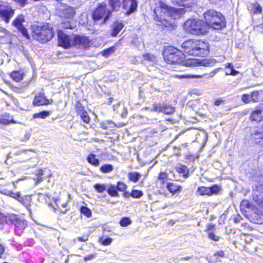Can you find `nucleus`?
Instances as JSON below:
<instances>
[{"label":"nucleus","instance_id":"1","mask_svg":"<svg viewBox=\"0 0 263 263\" xmlns=\"http://www.w3.org/2000/svg\"><path fill=\"white\" fill-rule=\"evenodd\" d=\"M154 13L155 14L154 20L158 25H162L167 27L170 25L166 19L163 17L164 15L171 16L174 19L179 17L184 13L182 9H176L170 7L165 3L160 2L159 6L156 7L154 10Z\"/></svg>","mask_w":263,"mask_h":263},{"label":"nucleus","instance_id":"2","mask_svg":"<svg viewBox=\"0 0 263 263\" xmlns=\"http://www.w3.org/2000/svg\"><path fill=\"white\" fill-rule=\"evenodd\" d=\"M182 51L190 55L204 57L209 52L208 43L201 40H189L182 44Z\"/></svg>","mask_w":263,"mask_h":263},{"label":"nucleus","instance_id":"3","mask_svg":"<svg viewBox=\"0 0 263 263\" xmlns=\"http://www.w3.org/2000/svg\"><path fill=\"white\" fill-rule=\"evenodd\" d=\"M206 24L215 29H220L226 25L224 16L214 9H210L204 13Z\"/></svg>","mask_w":263,"mask_h":263},{"label":"nucleus","instance_id":"4","mask_svg":"<svg viewBox=\"0 0 263 263\" xmlns=\"http://www.w3.org/2000/svg\"><path fill=\"white\" fill-rule=\"evenodd\" d=\"M76 14L75 8L69 6L64 5L59 8V15L64 18L62 23L64 28L73 29L76 27L77 23L74 18Z\"/></svg>","mask_w":263,"mask_h":263},{"label":"nucleus","instance_id":"5","mask_svg":"<svg viewBox=\"0 0 263 263\" xmlns=\"http://www.w3.org/2000/svg\"><path fill=\"white\" fill-rule=\"evenodd\" d=\"M184 29L194 35H203L208 32L209 26L202 20L190 19L184 23Z\"/></svg>","mask_w":263,"mask_h":263},{"label":"nucleus","instance_id":"6","mask_svg":"<svg viewBox=\"0 0 263 263\" xmlns=\"http://www.w3.org/2000/svg\"><path fill=\"white\" fill-rule=\"evenodd\" d=\"M52 28L49 24L35 27L32 31V37L34 40L42 42L50 41L53 36Z\"/></svg>","mask_w":263,"mask_h":263},{"label":"nucleus","instance_id":"7","mask_svg":"<svg viewBox=\"0 0 263 263\" xmlns=\"http://www.w3.org/2000/svg\"><path fill=\"white\" fill-rule=\"evenodd\" d=\"M241 211L248 214L255 221L258 222V218L259 217L258 210L248 200H243L240 203Z\"/></svg>","mask_w":263,"mask_h":263},{"label":"nucleus","instance_id":"8","mask_svg":"<svg viewBox=\"0 0 263 263\" xmlns=\"http://www.w3.org/2000/svg\"><path fill=\"white\" fill-rule=\"evenodd\" d=\"M216 63L214 59H203L199 60L194 59H189L183 62V65L187 67H196L197 66H212Z\"/></svg>","mask_w":263,"mask_h":263},{"label":"nucleus","instance_id":"9","mask_svg":"<svg viewBox=\"0 0 263 263\" xmlns=\"http://www.w3.org/2000/svg\"><path fill=\"white\" fill-rule=\"evenodd\" d=\"M111 12L106 8V4H101L96 9L93 14V18L95 21H99L104 18L103 22L105 23L108 18Z\"/></svg>","mask_w":263,"mask_h":263},{"label":"nucleus","instance_id":"10","mask_svg":"<svg viewBox=\"0 0 263 263\" xmlns=\"http://www.w3.org/2000/svg\"><path fill=\"white\" fill-rule=\"evenodd\" d=\"M14 14V10L7 3L0 5V18L6 23H9Z\"/></svg>","mask_w":263,"mask_h":263},{"label":"nucleus","instance_id":"11","mask_svg":"<svg viewBox=\"0 0 263 263\" xmlns=\"http://www.w3.org/2000/svg\"><path fill=\"white\" fill-rule=\"evenodd\" d=\"M59 45L65 48H68L74 46V35L69 36L64 33L62 31L58 32Z\"/></svg>","mask_w":263,"mask_h":263},{"label":"nucleus","instance_id":"12","mask_svg":"<svg viewBox=\"0 0 263 263\" xmlns=\"http://www.w3.org/2000/svg\"><path fill=\"white\" fill-rule=\"evenodd\" d=\"M8 220L13 224L17 228L20 230L24 229L27 226V221L18 217L15 214H9L8 215Z\"/></svg>","mask_w":263,"mask_h":263},{"label":"nucleus","instance_id":"13","mask_svg":"<svg viewBox=\"0 0 263 263\" xmlns=\"http://www.w3.org/2000/svg\"><path fill=\"white\" fill-rule=\"evenodd\" d=\"M25 21L24 16L22 14L18 15L12 23V24L22 33L23 36L29 39L27 30L23 26L22 23Z\"/></svg>","mask_w":263,"mask_h":263},{"label":"nucleus","instance_id":"14","mask_svg":"<svg viewBox=\"0 0 263 263\" xmlns=\"http://www.w3.org/2000/svg\"><path fill=\"white\" fill-rule=\"evenodd\" d=\"M91 41L86 36L74 35V46L79 48H87L90 46Z\"/></svg>","mask_w":263,"mask_h":263},{"label":"nucleus","instance_id":"15","mask_svg":"<svg viewBox=\"0 0 263 263\" xmlns=\"http://www.w3.org/2000/svg\"><path fill=\"white\" fill-rule=\"evenodd\" d=\"M137 2L136 0H123L122 6L126 10L125 14L129 15L135 11L137 8Z\"/></svg>","mask_w":263,"mask_h":263},{"label":"nucleus","instance_id":"16","mask_svg":"<svg viewBox=\"0 0 263 263\" xmlns=\"http://www.w3.org/2000/svg\"><path fill=\"white\" fill-rule=\"evenodd\" d=\"M254 200L258 204H263V186L261 184L256 185L254 191Z\"/></svg>","mask_w":263,"mask_h":263},{"label":"nucleus","instance_id":"17","mask_svg":"<svg viewBox=\"0 0 263 263\" xmlns=\"http://www.w3.org/2000/svg\"><path fill=\"white\" fill-rule=\"evenodd\" d=\"M171 2L177 5L182 6L184 8H191L195 6L197 3V0H171Z\"/></svg>","mask_w":263,"mask_h":263},{"label":"nucleus","instance_id":"18","mask_svg":"<svg viewBox=\"0 0 263 263\" xmlns=\"http://www.w3.org/2000/svg\"><path fill=\"white\" fill-rule=\"evenodd\" d=\"M221 68H218L214 69L210 73H204L203 75H194V74H184L180 76L182 78H200L205 77L206 78H212L214 77Z\"/></svg>","mask_w":263,"mask_h":263},{"label":"nucleus","instance_id":"19","mask_svg":"<svg viewBox=\"0 0 263 263\" xmlns=\"http://www.w3.org/2000/svg\"><path fill=\"white\" fill-rule=\"evenodd\" d=\"M221 68H218L214 69L210 73H204L203 75H194V74H184L180 76L182 78H200L205 77L206 78H212L214 77Z\"/></svg>","mask_w":263,"mask_h":263},{"label":"nucleus","instance_id":"20","mask_svg":"<svg viewBox=\"0 0 263 263\" xmlns=\"http://www.w3.org/2000/svg\"><path fill=\"white\" fill-rule=\"evenodd\" d=\"M263 119V105H261L253 110L251 114V119L257 122Z\"/></svg>","mask_w":263,"mask_h":263},{"label":"nucleus","instance_id":"21","mask_svg":"<svg viewBox=\"0 0 263 263\" xmlns=\"http://www.w3.org/2000/svg\"><path fill=\"white\" fill-rule=\"evenodd\" d=\"M10 197L13 198L14 199L22 203L29 211H30V205L28 204L24 201V198L21 196V193L20 192L13 193V192H11Z\"/></svg>","mask_w":263,"mask_h":263},{"label":"nucleus","instance_id":"22","mask_svg":"<svg viewBox=\"0 0 263 263\" xmlns=\"http://www.w3.org/2000/svg\"><path fill=\"white\" fill-rule=\"evenodd\" d=\"M166 188L169 191V192L173 194L180 193L182 189V187L180 185L174 183H167Z\"/></svg>","mask_w":263,"mask_h":263},{"label":"nucleus","instance_id":"23","mask_svg":"<svg viewBox=\"0 0 263 263\" xmlns=\"http://www.w3.org/2000/svg\"><path fill=\"white\" fill-rule=\"evenodd\" d=\"M123 27L124 24L122 22H115L112 26V31L111 33V35L112 36H116L123 29Z\"/></svg>","mask_w":263,"mask_h":263},{"label":"nucleus","instance_id":"24","mask_svg":"<svg viewBox=\"0 0 263 263\" xmlns=\"http://www.w3.org/2000/svg\"><path fill=\"white\" fill-rule=\"evenodd\" d=\"M49 103V100L43 96H36L33 101V104L37 106L47 105Z\"/></svg>","mask_w":263,"mask_h":263},{"label":"nucleus","instance_id":"25","mask_svg":"<svg viewBox=\"0 0 263 263\" xmlns=\"http://www.w3.org/2000/svg\"><path fill=\"white\" fill-rule=\"evenodd\" d=\"M143 58L144 61L151 63L152 64L156 63L157 61L156 57L150 53L143 54Z\"/></svg>","mask_w":263,"mask_h":263},{"label":"nucleus","instance_id":"26","mask_svg":"<svg viewBox=\"0 0 263 263\" xmlns=\"http://www.w3.org/2000/svg\"><path fill=\"white\" fill-rule=\"evenodd\" d=\"M87 160L88 162L95 166H98L99 165V161L98 159L96 158V155L93 154H90L87 156Z\"/></svg>","mask_w":263,"mask_h":263},{"label":"nucleus","instance_id":"27","mask_svg":"<svg viewBox=\"0 0 263 263\" xmlns=\"http://www.w3.org/2000/svg\"><path fill=\"white\" fill-rule=\"evenodd\" d=\"M107 192L108 194L112 197L119 196L116 186L113 185H107Z\"/></svg>","mask_w":263,"mask_h":263},{"label":"nucleus","instance_id":"28","mask_svg":"<svg viewBox=\"0 0 263 263\" xmlns=\"http://www.w3.org/2000/svg\"><path fill=\"white\" fill-rule=\"evenodd\" d=\"M141 175L137 172H130L128 174V177L130 181L136 182L140 178Z\"/></svg>","mask_w":263,"mask_h":263},{"label":"nucleus","instance_id":"29","mask_svg":"<svg viewBox=\"0 0 263 263\" xmlns=\"http://www.w3.org/2000/svg\"><path fill=\"white\" fill-rule=\"evenodd\" d=\"M250 10L251 12L254 14L260 13L262 11V8L258 3H254L251 5Z\"/></svg>","mask_w":263,"mask_h":263},{"label":"nucleus","instance_id":"30","mask_svg":"<svg viewBox=\"0 0 263 263\" xmlns=\"http://www.w3.org/2000/svg\"><path fill=\"white\" fill-rule=\"evenodd\" d=\"M177 171L179 173L182 174L185 178H187L189 176V169L185 165H180L177 167Z\"/></svg>","mask_w":263,"mask_h":263},{"label":"nucleus","instance_id":"31","mask_svg":"<svg viewBox=\"0 0 263 263\" xmlns=\"http://www.w3.org/2000/svg\"><path fill=\"white\" fill-rule=\"evenodd\" d=\"M168 60L170 61L171 63H178L181 61V59L178 54H176V53H174V54L171 53L168 55Z\"/></svg>","mask_w":263,"mask_h":263},{"label":"nucleus","instance_id":"32","mask_svg":"<svg viewBox=\"0 0 263 263\" xmlns=\"http://www.w3.org/2000/svg\"><path fill=\"white\" fill-rule=\"evenodd\" d=\"M211 191L208 187L200 186L197 190V192L200 195L211 196Z\"/></svg>","mask_w":263,"mask_h":263},{"label":"nucleus","instance_id":"33","mask_svg":"<svg viewBox=\"0 0 263 263\" xmlns=\"http://www.w3.org/2000/svg\"><path fill=\"white\" fill-rule=\"evenodd\" d=\"M109 3L112 10L117 11L121 6L120 0H109Z\"/></svg>","mask_w":263,"mask_h":263},{"label":"nucleus","instance_id":"34","mask_svg":"<svg viewBox=\"0 0 263 263\" xmlns=\"http://www.w3.org/2000/svg\"><path fill=\"white\" fill-rule=\"evenodd\" d=\"M114 167L111 164L103 165L100 168L101 172L103 173H109L112 171Z\"/></svg>","mask_w":263,"mask_h":263},{"label":"nucleus","instance_id":"35","mask_svg":"<svg viewBox=\"0 0 263 263\" xmlns=\"http://www.w3.org/2000/svg\"><path fill=\"white\" fill-rule=\"evenodd\" d=\"M93 187L98 193H102L107 189V185L105 184L97 183L93 185Z\"/></svg>","mask_w":263,"mask_h":263},{"label":"nucleus","instance_id":"36","mask_svg":"<svg viewBox=\"0 0 263 263\" xmlns=\"http://www.w3.org/2000/svg\"><path fill=\"white\" fill-rule=\"evenodd\" d=\"M11 77L12 79L16 82L19 81L23 79L22 73L18 71L12 72L11 73Z\"/></svg>","mask_w":263,"mask_h":263},{"label":"nucleus","instance_id":"37","mask_svg":"<svg viewBox=\"0 0 263 263\" xmlns=\"http://www.w3.org/2000/svg\"><path fill=\"white\" fill-rule=\"evenodd\" d=\"M50 115V112L47 111H43L34 114L33 116V118L45 119Z\"/></svg>","mask_w":263,"mask_h":263},{"label":"nucleus","instance_id":"38","mask_svg":"<svg viewBox=\"0 0 263 263\" xmlns=\"http://www.w3.org/2000/svg\"><path fill=\"white\" fill-rule=\"evenodd\" d=\"M9 222L8 220V215L5 216L3 214L0 213V230L4 228V224Z\"/></svg>","mask_w":263,"mask_h":263},{"label":"nucleus","instance_id":"39","mask_svg":"<svg viewBox=\"0 0 263 263\" xmlns=\"http://www.w3.org/2000/svg\"><path fill=\"white\" fill-rule=\"evenodd\" d=\"M164 109V105H162L160 104H154L153 107L151 109L152 111L156 112H163Z\"/></svg>","mask_w":263,"mask_h":263},{"label":"nucleus","instance_id":"40","mask_svg":"<svg viewBox=\"0 0 263 263\" xmlns=\"http://www.w3.org/2000/svg\"><path fill=\"white\" fill-rule=\"evenodd\" d=\"M132 223V220L128 217H124L122 218L120 222V224L121 226L125 227L127 226L130 224Z\"/></svg>","mask_w":263,"mask_h":263},{"label":"nucleus","instance_id":"41","mask_svg":"<svg viewBox=\"0 0 263 263\" xmlns=\"http://www.w3.org/2000/svg\"><path fill=\"white\" fill-rule=\"evenodd\" d=\"M79 115L85 123H89L90 118L88 116V114L86 112V111L84 110L82 112H79Z\"/></svg>","mask_w":263,"mask_h":263},{"label":"nucleus","instance_id":"42","mask_svg":"<svg viewBox=\"0 0 263 263\" xmlns=\"http://www.w3.org/2000/svg\"><path fill=\"white\" fill-rule=\"evenodd\" d=\"M143 195V192L139 190H132L130 196L135 198H139Z\"/></svg>","mask_w":263,"mask_h":263},{"label":"nucleus","instance_id":"43","mask_svg":"<svg viewBox=\"0 0 263 263\" xmlns=\"http://www.w3.org/2000/svg\"><path fill=\"white\" fill-rule=\"evenodd\" d=\"M175 111V108L171 106L164 105V109L163 112L165 114H172Z\"/></svg>","mask_w":263,"mask_h":263},{"label":"nucleus","instance_id":"44","mask_svg":"<svg viewBox=\"0 0 263 263\" xmlns=\"http://www.w3.org/2000/svg\"><path fill=\"white\" fill-rule=\"evenodd\" d=\"M259 91H253L251 93L252 102H256L259 101Z\"/></svg>","mask_w":263,"mask_h":263},{"label":"nucleus","instance_id":"45","mask_svg":"<svg viewBox=\"0 0 263 263\" xmlns=\"http://www.w3.org/2000/svg\"><path fill=\"white\" fill-rule=\"evenodd\" d=\"M81 212L87 217H90L91 216V212L87 207L82 206L81 208Z\"/></svg>","mask_w":263,"mask_h":263},{"label":"nucleus","instance_id":"46","mask_svg":"<svg viewBox=\"0 0 263 263\" xmlns=\"http://www.w3.org/2000/svg\"><path fill=\"white\" fill-rule=\"evenodd\" d=\"M168 177V174L164 172H161L160 173L158 179V180L161 182V183L163 184L164 183L165 180L167 179Z\"/></svg>","mask_w":263,"mask_h":263},{"label":"nucleus","instance_id":"47","mask_svg":"<svg viewBox=\"0 0 263 263\" xmlns=\"http://www.w3.org/2000/svg\"><path fill=\"white\" fill-rule=\"evenodd\" d=\"M112 241V239L111 238H101L100 239V242L104 246H108L111 243Z\"/></svg>","mask_w":263,"mask_h":263},{"label":"nucleus","instance_id":"48","mask_svg":"<svg viewBox=\"0 0 263 263\" xmlns=\"http://www.w3.org/2000/svg\"><path fill=\"white\" fill-rule=\"evenodd\" d=\"M116 188L117 190L123 192L126 189L127 185L123 182H118Z\"/></svg>","mask_w":263,"mask_h":263},{"label":"nucleus","instance_id":"49","mask_svg":"<svg viewBox=\"0 0 263 263\" xmlns=\"http://www.w3.org/2000/svg\"><path fill=\"white\" fill-rule=\"evenodd\" d=\"M251 96L250 94H243L241 97V100L245 103H248L252 101Z\"/></svg>","mask_w":263,"mask_h":263},{"label":"nucleus","instance_id":"50","mask_svg":"<svg viewBox=\"0 0 263 263\" xmlns=\"http://www.w3.org/2000/svg\"><path fill=\"white\" fill-rule=\"evenodd\" d=\"M209 189L211 191V195L217 193L220 190L219 186L217 185H215L211 187H210Z\"/></svg>","mask_w":263,"mask_h":263},{"label":"nucleus","instance_id":"51","mask_svg":"<svg viewBox=\"0 0 263 263\" xmlns=\"http://www.w3.org/2000/svg\"><path fill=\"white\" fill-rule=\"evenodd\" d=\"M76 111L78 115H79V112H82L85 110L83 106L79 102H77V104H76Z\"/></svg>","mask_w":263,"mask_h":263},{"label":"nucleus","instance_id":"52","mask_svg":"<svg viewBox=\"0 0 263 263\" xmlns=\"http://www.w3.org/2000/svg\"><path fill=\"white\" fill-rule=\"evenodd\" d=\"M208 237L215 241H219L220 237L212 232L208 233Z\"/></svg>","mask_w":263,"mask_h":263},{"label":"nucleus","instance_id":"53","mask_svg":"<svg viewBox=\"0 0 263 263\" xmlns=\"http://www.w3.org/2000/svg\"><path fill=\"white\" fill-rule=\"evenodd\" d=\"M28 0H13L16 3H17L20 6L23 7L27 4Z\"/></svg>","mask_w":263,"mask_h":263},{"label":"nucleus","instance_id":"54","mask_svg":"<svg viewBox=\"0 0 263 263\" xmlns=\"http://www.w3.org/2000/svg\"><path fill=\"white\" fill-rule=\"evenodd\" d=\"M115 50L113 48H108L106 50H104L103 51V55L104 56H108L109 55L111 54L113 52H114Z\"/></svg>","mask_w":263,"mask_h":263},{"label":"nucleus","instance_id":"55","mask_svg":"<svg viewBox=\"0 0 263 263\" xmlns=\"http://www.w3.org/2000/svg\"><path fill=\"white\" fill-rule=\"evenodd\" d=\"M238 73V71L234 69L233 67L230 69V71L229 72H227L226 74V75H232V76H236Z\"/></svg>","mask_w":263,"mask_h":263},{"label":"nucleus","instance_id":"56","mask_svg":"<svg viewBox=\"0 0 263 263\" xmlns=\"http://www.w3.org/2000/svg\"><path fill=\"white\" fill-rule=\"evenodd\" d=\"M11 192L12 191L8 190L7 189H3L0 190V193L1 194L8 196L9 197L10 196Z\"/></svg>","mask_w":263,"mask_h":263},{"label":"nucleus","instance_id":"57","mask_svg":"<svg viewBox=\"0 0 263 263\" xmlns=\"http://www.w3.org/2000/svg\"><path fill=\"white\" fill-rule=\"evenodd\" d=\"M95 256H96L95 254H90V255L86 256L84 257V260L85 261L91 260L93 259V258H95Z\"/></svg>","mask_w":263,"mask_h":263},{"label":"nucleus","instance_id":"58","mask_svg":"<svg viewBox=\"0 0 263 263\" xmlns=\"http://www.w3.org/2000/svg\"><path fill=\"white\" fill-rule=\"evenodd\" d=\"M127 109L126 108H124L123 111L121 114V116L122 118H125L127 115Z\"/></svg>","mask_w":263,"mask_h":263},{"label":"nucleus","instance_id":"59","mask_svg":"<svg viewBox=\"0 0 263 263\" xmlns=\"http://www.w3.org/2000/svg\"><path fill=\"white\" fill-rule=\"evenodd\" d=\"M78 240L80 241H86L88 240V236H85V237H79Z\"/></svg>","mask_w":263,"mask_h":263},{"label":"nucleus","instance_id":"60","mask_svg":"<svg viewBox=\"0 0 263 263\" xmlns=\"http://www.w3.org/2000/svg\"><path fill=\"white\" fill-rule=\"evenodd\" d=\"M223 102V100H217L215 101L214 102V104L216 106H219V105H220L221 104H222V103Z\"/></svg>","mask_w":263,"mask_h":263},{"label":"nucleus","instance_id":"61","mask_svg":"<svg viewBox=\"0 0 263 263\" xmlns=\"http://www.w3.org/2000/svg\"><path fill=\"white\" fill-rule=\"evenodd\" d=\"M224 255V252L222 251H218L214 255H218L221 257H223Z\"/></svg>","mask_w":263,"mask_h":263},{"label":"nucleus","instance_id":"62","mask_svg":"<svg viewBox=\"0 0 263 263\" xmlns=\"http://www.w3.org/2000/svg\"><path fill=\"white\" fill-rule=\"evenodd\" d=\"M4 247L0 244V257H1L2 255L4 253Z\"/></svg>","mask_w":263,"mask_h":263},{"label":"nucleus","instance_id":"63","mask_svg":"<svg viewBox=\"0 0 263 263\" xmlns=\"http://www.w3.org/2000/svg\"><path fill=\"white\" fill-rule=\"evenodd\" d=\"M213 228H214V225H213L211 223L209 224L207 226V229H206V230H205V231H209L212 230Z\"/></svg>","mask_w":263,"mask_h":263},{"label":"nucleus","instance_id":"64","mask_svg":"<svg viewBox=\"0 0 263 263\" xmlns=\"http://www.w3.org/2000/svg\"><path fill=\"white\" fill-rule=\"evenodd\" d=\"M0 32H2L5 33V34H7L8 31L4 28H3L0 26Z\"/></svg>","mask_w":263,"mask_h":263}]
</instances>
